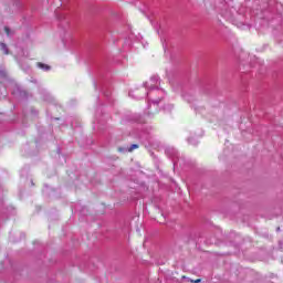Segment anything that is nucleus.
<instances>
[{
	"label": "nucleus",
	"mask_w": 283,
	"mask_h": 283,
	"mask_svg": "<svg viewBox=\"0 0 283 283\" xmlns=\"http://www.w3.org/2000/svg\"><path fill=\"white\" fill-rule=\"evenodd\" d=\"M38 67H41L42 70H46V71L50 70V65L43 64L41 62L38 63Z\"/></svg>",
	"instance_id": "obj_1"
},
{
	"label": "nucleus",
	"mask_w": 283,
	"mask_h": 283,
	"mask_svg": "<svg viewBox=\"0 0 283 283\" xmlns=\"http://www.w3.org/2000/svg\"><path fill=\"white\" fill-rule=\"evenodd\" d=\"M0 48L4 52V54H8V46L4 43H1Z\"/></svg>",
	"instance_id": "obj_2"
},
{
	"label": "nucleus",
	"mask_w": 283,
	"mask_h": 283,
	"mask_svg": "<svg viewBox=\"0 0 283 283\" xmlns=\"http://www.w3.org/2000/svg\"><path fill=\"white\" fill-rule=\"evenodd\" d=\"M134 149H138V144L130 145V147L128 148V151L132 153L134 151Z\"/></svg>",
	"instance_id": "obj_3"
},
{
	"label": "nucleus",
	"mask_w": 283,
	"mask_h": 283,
	"mask_svg": "<svg viewBox=\"0 0 283 283\" xmlns=\"http://www.w3.org/2000/svg\"><path fill=\"white\" fill-rule=\"evenodd\" d=\"M190 282H191V283H200V282H202V280H200V279H197V280H190Z\"/></svg>",
	"instance_id": "obj_4"
},
{
	"label": "nucleus",
	"mask_w": 283,
	"mask_h": 283,
	"mask_svg": "<svg viewBox=\"0 0 283 283\" xmlns=\"http://www.w3.org/2000/svg\"><path fill=\"white\" fill-rule=\"evenodd\" d=\"M4 31L7 32V34H10V29L8 27L4 28Z\"/></svg>",
	"instance_id": "obj_5"
}]
</instances>
